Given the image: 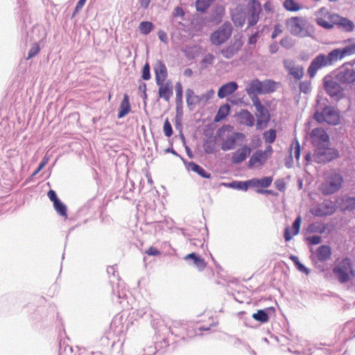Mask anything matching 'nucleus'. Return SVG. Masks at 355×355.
I'll return each instance as SVG.
<instances>
[{
  "label": "nucleus",
  "instance_id": "obj_34",
  "mask_svg": "<svg viewBox=\"0 0 355 355\" xmlns=\"http://www.w3.org/2000/svg\"><path fill=\"white\" fill-rule=\"evenodd\" d=\"M338 28L346 32H351L354 30V24L352 21L344 17L343 19H341V22L340 23Z\"/></svg>",
  "mask_w": 355,
  "mask_h": 355
},
{
  "label": "nucleus",
  "instance_id": "obj_44",
  "mask_svg": "<svg viewBox=\"0 0 355 355\" xmlns=\"http://www.w3.org/2000/svg\"><path fill=\"white\" fill-rule=\"evenodd\" d=\"M214 59H215V57L214 56V55H212L211 53H208V54L205 55V57L203 58V59L202 60V64L205 67H207V65L212 64L214 61Z\"/></svg>",
  "mask_w": 355,
  "mask_h": 355
},
{
  "label": "nucleus",
  "instance_id": "obj_49",
  "mask_svg": "<svg viewBox=\"0 0 355 355\" xmlns=\"http://www.w3.org/2000/svg\"><path fill=\"white\" fill-rule=\"evenodd\" d=\"M306 239L312 245L319 244L322 241L321 236H318V235H313V236H309V237H307Z\"/></svg>",
  "mask_w": 355,
  "mask_h": 355
},
{
  "label": "nucleus",
  "instance_id": "obj_53",
  "mask_svg": "<svg viewBox=\"0 0 355 355\" xmlns=\"http://www.w3.org/2000/svg\"><path fill=\"white\" fill-rule=\"evenodd\" d=\"M263 8L267 12H274V6L271 1H268L263 5Z\"/></svg>",
  "mask_w": 355,
  "mask_h": 355
},
{
  "label": "nucleus",
  "instance_id": "obj_41",
  "mask_svg": "<svg viewBox=\"0 0 355 355\" xmlns=\"http://www.w3.org/2000/svg\"><path fill=\"white\" fill-rule=\"evenodd\" d=\"M272 182V178L271 177H264L259 179V187L267 188L271 184Z\"/></svg>",
  "mask_w": 355,
  "mask_h": 355
},
{
  "label": "nucleus",
  "instance_id": "obj_48",
  "mask_svg": "<svg viewBox=\"0 0 355 355\" xmlns=\"http://www.w3.org/2000/svg\"><path fill=\"white\" fill-rule=\"evenodd\" d=\"M344 19V17H340V15H336V14L331 15L329 16V20L331 22V24H333V26L334 25H336L338 26L340 25V23L341 22V19Z\"/></svg>",
  "mask_w": 355,
  "mask_h": 355
},
{
  "label": "nucleus",
  "instance_id": "obj_5",
  "mask_svg": "<svg viewBox=\"0 0 355 355\" xmlns=\"http://www.w3.org/2000/svg\"><path fill=\"white\" fill-rule=\"evenodd\" d=\"M215 92L211 89L200 95H196L193 89H187L186 91L187 103L189 107L196 105H206L214 98Z\"/></svg>",
  "mask_w": 355,
  "mask_h": 355
},
{
  "label": "nucleus",
  "instance_id": "obj_58",
  "mask_svg": "<svg viewBox=\"0 0 355 355\" xmlns=\"http://www.w3.org/2000/svg\"><path fill=\"white\" fill-rule=\"evenodd\" d=\"M158 37L162 42L167 43V35L164 31L160 30L158 32Z\"/></svg>",
  "mask_w": 355,
  "mask_h": 355
},
{
  "label": "nucleus",
  "instance_id": "obj_64",
  "mask_svg": "<svg viewBox=\"0 0 355 355\" xmlns=\"http://www.w3.org/2000/svg\"><path fill=\"white\" fill-rule=\"evenodd\" d=\"M261 140L259 137L252 140V144L254 148L259 147L261 145Z\"/></svg>",
  "mask_w": 355,
  "mask_h": 355
},
{
  "label": "nucleus",
  "instance_id": "obj_57",
  "mask_svg": "<svg viewBox=\"0 0 355 355\" xmlns=\"http://www.w3.org/2000/svg\"><path fill=\"white\" fill-rule=\"evenodd\" d=\"M282 33V26L279 24L276 25L275 27V30L272 34V37L275 38Z\"/></svg>",
  "mask_w": 355,
  "mask_h": 355
},
{
  "label": "nucleus",
  "instance_id": "obj_61",
  "mask_svg": "<svg viewBox=\"0 0 355 355\" xmlns=\"http://www.w3.org/2000/svg\"><path fill=\"white\" fill-rule=\"evenodd\" d=\"M248 185L252 187H259V179L253 178L248 181Z\"/></svg>",
  "mask_w": 355,
  "mask_h": 355
},
{
  "label": "nucleus",
  "instance_id": "obj_6",
  "mask_svg": "<svg viewBox=\"0 0 355 355\" xmlns=\"http://www.w3.org/2000/svg\"><path fill=\"white\" fill-rule=\"evenodd\" d=\"M339 155L338 150L334 148H330L329 146H324L315 148L313 155V160L318 164H325L336 158Z\"/></svg>",
  "mask_w": 355,
  "mask_h": 355
},
{
  "label": "nucleus",
  "instance_id": "obj_46",
  "mask_svg": "<svg viewBox=\"0 0 355 355\" xmlns=\"http://www.w3.org/2000/svg\"><path fill=\"white\" fill-rule=\"evenodd\" d=\"M40 48L39 45L37 43L34 44L28 51L27 60L37 55L40 52Z\"/></svg>",
  "mask_w": 355,
  "mask_h": 355
},
{
  "label": "nucleus",
  "instance_id": "obj_26",
  "mask_svg": "<svg viewBox=\"0 0 355 355\" xmlns=\"http://www.w3.org/2000/svg\"><path fill=\"white\" fill-rule=\"evenodd\" d=\"M188 169L197 173L199 175L204 178H210L211 174L207 173L202 167L198 164L191 162L188 164Z\"/></svg>",
  "mask_w": 355,
  "mask_h": 355
},
{
  "label": "nucleus",
  "instance_id": "obj_59",
  "mask_svg": "<svg viewBox=\"0 0 355 355\" xmlns=\"http://www.w3.org/2000/svg\"><path fill=\"white\" fill-rule=\"evenodd\" d=\"M249 185L247 182H238L236 183V188L246 191Z\"/></svg>",
  "mask_w": 355,
  "mask_h": 355
},
{
  "label": "nucleus",
  "instance_id": "obj_3",
  "mask_svg": "<svg viewBox=\"0 0 355 355\" xmlns=\"http://www.w3.org/2000/svg\"><path fill=\"white\" fill-rule=\"evenodd\" d=\"M313 119L318 123L324 122L331 125H336L340 123V114L331 106L325 105L321 111L317 110L313 114Z\"/></svg>",
  "mask_w": 355,
  "mask_h": 355
},
{
  "label": "nucleus",
  "instance_id": "obj_18",
  "mask_svg": "<svg viewBox=\"0 0 355 355\" xmlns=\"http://www.w3.org/2000/svg\"><path fill=\"white\" fill-rule=\"evenodd\" d=\"M245 136L243 133L234 132L228 136L222 143L221 149L223 150H229L234 148L236 140L239 138H243Z\"/></svg>",
  "mask_w": 355,
  "mask_h": 355
},
{
  "label": "nucleus",
  "instance_id": "obj_23",
  "mask_svg": "<svg viewBox=\"0 0 355 355\" xmlns=\"http://www.w3.org/2000/svg\"><path fill=\"white\" fill-rule=\"evenodd\" d=\"M131 111L129 96L127 94L123 95V98L120 103L118 118L121 119L127 115Z\"/></svg>",
  "mask_w": 355,
  "mask_h": 355
},
{
  "label": "nucleus",
  "instance_id": "obj_63",
  "mask_svg": "<svg viewBox=\"0 0 355 355\" xmlns=\"http://www.w3.org/2000/svg\"><path fill=\"white\" fill-rule=\"evenodd\" d=\"M139 90L141 91L144 94V98H147V94H146V83H142L139 86Z\"/></svg>",
  "mask_w": 355,
  "mask_h": 355
},
{
  "label": "nucleus",
  "instance_id": "obj_27",
  "mask_svg": "<svg viewBox=\"0 0 355 355\" xmlns=\"http://www.w3.org/2000/svg\"><path fill=\"white\" fill-rule=\"evenodd\" d=\"M230 106L229 104H224L221 105L214 117V122H219L223 120L230 113Z\"/></svg>",
  "mask_w": 355,
  "mask_h": 355
},
{
  "label": "nucleus",
  "instance_id": "obj_4",
  "mask_svg": "<svg viewBox=\"0 0 355 355\" xmlns=\"http://www.w3.org/2000/svg\"><path fill=\"white\" fill-rule=\"evenodd\" d=\"M334 274L340 283L347 282L351 277H354L351 259L345 258L333 269Z\"/></svg>",
  "mask_w": 355,
  "mask_h": 355
},
{
  "label": "nucleus",
  "instance_id": "obj_24",
  "mask_svg": "<svg viewBox=\"0 0 355 355\" xmlns=\"http://www.w3.org/2000/svg\"><path fill=\"white\" fill-rule=\"evenodd\" d=\"M331 254V248L325 245H320L316 250V257L318 261L324 262L329 259Z\"/></svg>",
  "mask_w": 355,
  "mask_h": 355
},
{
  "label": "nucleus",
  "instance_id": "obj_36",
  "mask_svg": "<svg viewBox=\"0 0 355 355\" xmlns=\"http://www.w3.org/2000/svg\"><path fill=\"white\" fill-rule=\"evenodd\" d=\"M53 207L60 216L67 218V207L60 200L53 203Z\"/></svg>",
  "mask_w": 355,
  "mask_h": 355
},
{
  "label": "nucleus",
  "instance_id": "obj_33",
  "mask_svg": "<svg viewBox=\"0 0 355 355\" xmlns=\"http://www.w3.org/2000/svg\"><path fill=\"white\" fill-rule=\"evenodd\" d=\"M290 259L292 260L296 267V268L306 274V275H309L310 273V270L309 268H307L306 267H305L298 259V258L296 257V256H294V255H290Z\"/></svg>",
  "mask_w": 355,
  "mask_h": 355
},
{
  "label": "nucleus",
  "instance_id": "obj_11",
  "mask_svg": "<svg viewBox=\"0 0 355 355\" xmlns=\"http://www.w3.org/2000/svg\"><path fill=\"white\" fill-rule=\"evenodd\" d=\"M311 144L315 148L330 146L329 136L322 128H315L310 133Z\"/></svg>",
  "mask_w": 355,
  "mask_h": 355
},
{
  "label": "nucleus",
  "instance_id": "obj_55",
  "mask_svg": "<svg viewBox=\"0 0 355 355\" xmlns=\"http://www.w3.org/2000/svg\"><path fill=\"white\" fill-rule=\"evenodd\" d=\"M87 0H79L76 4L74 12L73 13V17L79 12L80 10L83 8Z\"/></svg>",
  "mask_w": 355,
  "mask_h": 355
},
{
  "label": "nucleus",
  "instance_id": "obj_22",
  "mask_svg": "<svg viewBox=\"0 0 355 355\" xmlns=\"http://www.w3.org/2000/svg\"><path fill=\"white\" fill-rule=\"evenodd\" d=\"M237 119L240 123L249 127H252L254 124V116L246 110H242L240 112L238 113Z\"/></svg>",
  "mask_w": 355,
  "mask_h": 355
},
{
  "label": "nucleus",
  "instance_id": "obj_32",
  "mask_svg": "<svg viewBox=\"0 0 355 355\" xmlns=\"http://www.w3.org/2000/svg\"><path fill=\"white\" fill-rule=\"evenodd\" d=\"M154 24L150 21H142L139 24V29L144 35L149 34L154 29Z\"/></svg>",
  "mask_w": 355,
  "mask_h": 355
},
{
  "label": "nucleus",
  "instance_id": "obj_45",
  "mask_svg": "<svg viewBox=\"0 0 355 355\" xmlns=\"http://www.w3.org/2000/svg\"><path fill=\"white\" fill-rule=\"evenodd\" d=\"M142 78L148 80L150 78V65L146 62L142 69Z\"/></svg>",
  "mask_w": 355,
  "mask_h": 355
},
{
  "label": "nucleus",
  "instance_id": "obj_14",
  "mask_svg": "<svg viewBox=\"0 0 355 355\" xmlns=\"http://www.w3.org/2000/svg\"><path fill=\"white\" fill-rule=\"evenodd\" d=\"M249 17L248 19V26H254L259 19V15L261 11V6L259 1L250 0L248 4Z\"/></svg>",
  "mask_w": 355,
  "mask_h": 355
},
{
  "label": "nucleus",
  "instance_id": "obj_13",
  "mask_svg": "<svg viewBox=\"0 0 355 355\" xmlns=\"http://www.w3.org/2000/svg\"><path fill=\"white\" fill-rule=\"evenodd\" d=\"M324 88L326 92L332 98H339L343 94V88L331 76H326L323 78Z\"/></svg>",
  "mask_w": 355,
  "mask_h": 355
},
{
  "label": "nucleus",
  "instance_id": "obj_2",
  "mask_svg": "<svg viewBox=\"0 0 355 355\" xmlns=\"http://www.w3.org/2000/svg\"><path fill=\"white\" fill-rule=\"evenodd\" d=\"M279 83L271 80L260 81L258 79L252 80L246 86L245 90L249 96L269 94L279 87Z\"/></svg>",
  "mask_w": 355,
  "mask_h": 355
},
{
  "label": "nucleus",
  "instance_id": "obj_19",
  "mask_svg": "<svg viewBox=\"0 0 355 355\" xmlns=\"http://www.w3.org/2000/svg\"><path fill=\"white\" fill-rule=\"evenodd\" d=\"M251 148L247 146H244L242 148L238 149L234 153L232 162L234 164H238L243 162L251 153Z\"/></svg>",
  "mask_w": 355,
  "mask_h": 355
},
{
  "label": "nucleus",
  "instance_id": "obj_37",
  "mask_svg": "<svg viewBox=\"0 0 355 355\" xmlns=\"http://www.w3.org/2000/svg\"><path fill=\"white\" fill-rule=\"evenodd\" d=\"M325 227L319 223H312L310 224L307 227V231L310 233H320L322 234L324 232Z\"/></svg>",
  "mask_w": 355,
  "mask_h": 355
},
{
  "label": "nucleus",
  "instance_id": "obj_56",
  "mask_svg": "<svg viewBox=\"0 0 355 355\" xmlns=\"http://www.w3.org/2000/svg\"><path fill=\"white\" fill-rule=\"evenodd\" d=\"M49 161V159L46 157H44L42 161L40 162L39 166L37 167V170L34 172L33 175H36L39 171H40L44 166L47 164Z\"/></svg>",
  "mask_w": 355,
  "mask_h": 355
},
{
  "label": "nucleus",
  "instance_id": "obj_39",
  "mask_svg": "<svg viewBox=\"0 0 355 355\" xmlns=\"http://www.w3.org/2000/svg\"><path fill=\"white\" fill-rule=\"evenodd\" d=\"M300 92L308 94L311 90V84L309 80H305L300 83Z\"/></svg>",
  "mask_w": 355,
  "mask_h": 355
},
{
  "label": "nucleus",
  "instance_id": "obj_28",
  "mask_svg": "<svg viewBox=\"0 0 355 355\" xmlns=\"http://www.w3.org/2000/svg\"><path fill=\"white\" fill-rule=\"evenodd\" d=\"M191 259L193 260L195 265L198 268L199 270H202L206 267V262L204 259L198 256L196 253L192 252L186 256L185 259Z\"/></svg>",
  "mask_w": 355,
  "mask_h": 355
},
{
  "label": "nucleus",
  "instance_id": "obj_21",
  "mask_svg": "<svg viewBox=\"0 0 355 355\" xmlns=\"http://www.w3.org/2000/svg\"><path fill=\"white\" fill-rule=\"evenodd\" d=\"M267 159L266 153H263L262 150H257L250 157L248 163L249 166H261L266 162Z\"/></svg>",
  "mask_w": 355,
  "mask_h": 355
},
{
  "label": "nucleus",
  "instance_id": "obj_12",
  "mask_svg": "<svg viewBox=\"0 0 355 355\" xmlns=\"http://www.w3.org/2000/svg\"><path fill=\"white\" fill-rule=\"evenodd\" d=\"M290 23L292 24L291 33L299 37H305L309 35V31L306 28V20L303 17H291Z\"/></svg>",
  "mask_w": 355,
  "mask_h": 355
},
{
  "label": "nucleus",
  "instance_id": "obj_31",
  "mask_svg": "<svg viewBox=\"0 0 355 355\" xmlns=\"http://www.w3.org/2000/svg\"><path fill=\"white\" fill-rule=\"evenodd\" d=\"M214 1V0H196V10L199 12H204Z\"/></svg>",
  "mask_w": 355,
  "mask_h": 355
},
{
  "label": "nucleus",
  "instance_id": "obj_29",
  "mask_svg": "<svg viewBox=\"0 0 355 355\" xmlns=\"http://www.w3.org/2000/svg\"><path fill=\"white\" fill-rule=\"evenodd\" d=\"M304 74V68L301 65L290 67V76L296 80H300Z\"/></svg>",
  "mask_w": 355,
  "mask_h": 355
},
{
  "label": "nucleus",
  "instance_id": "obj_52",
  "mask_svg": "<svg viewBox=\"0 0 355 355\" xmlns=\"http://www.w3.org/2000/svg\"><path fill=\"white\" fill-rule=\"evenodd\" d=\"M47 196H48L49 198L50 199V200L51 202H53V203H55V202L59 200L55 192L53 190H49L47 193Z\"/></svg>",
  "mask_w": 355,
  "mask_h": 355
},
{
  "label": "nucleus",
  "instance_id": "obj_50",
  "mask_svg": "<svg viewBox=\"0 0 355 355\" xmlns=\"http://www.w3.org/2000/svg\"><path fill=\"white\" fill-rule=\"evenodd\" d=\"M232 21H234V24L236 26H243L245 22V19L242 16H237V15H233L232 16Z\"/></svg>",
  "mask_w": 355,
  "mask_h": 355
},
{
  "label": "nucleus",
  "instance_id": "obj_40",
  "mask_svg": "<svg viewBox=\"0 0 355 355\" xmlns=\"http://www.w3.org/2000/svg\"><path fill=\"white\" fill-rule=\"evenodd\" d=\"M182 86L180 83H176L175 84V94H176V102L178 103H182Z\"/></svg>",
  "mask_w": 355,
  "mask_h": 355
},
{
  "label": "nucleus",
  "instance_id": "obj_16",
  "mask_svg": "<svg viewBox=\"0 0 355 355\" xmlns=\"http://www.w3.org/2000/svg\"><path fill=\"white\" fill-rule=\"evenodd\" d=\"M156 84L159 87L158 94L159 98H163L168 102L173 95V86L171 82H159Z\"/></svg>",
  "mask_w": 355,
  "mask_h": 355
},
{
  "label": "nucleus",
  "instance_id": "obj_43",
  "mask_svg": "<svg viewBox=\"0 0 355 355\" xmlns=\"http://www.w3.org/2000/svg\"><path fill=\"white\" fill-rule=\"evenodd\" d=\"M301 217L298 216L293 223L292 225V232L293 235H296L300 232V225H301Z\"/></svg>",
  "mask_w": 355,
  "mask_h": 355
},
{
  "label": "nucleus",
  "instance_id": "obj_15",
  "mask_svg": "<svg viewBox=\"0 0 355 355\" xmlns=\"http://www.w3.org/2000/svg\"><path fill=\"white\" fill-rule=\"evenodd\" d=\"M243 42L241 40H236L230 45L223 48L220 53L226 59H230L233 58L241 49Z\"/></svg>",
  "mask_w": 355,
  "mask_h": 355
},
{
  "label": "nucleus",
  "instance_id": "obj_38",
  "mask_svg": "<svg viewBox=\"0 0 355 355\" xmlns=\"http://www.w3.org/2000/svg\"><path fill=\"white\" fill-rule=\"evenodd\" d=\"M265 142L267 144H272L276 139V131L273 129H270L266 131L263 135Z\"/></svg>",
  "mask_w": 355,
  "mask_h": 355
},
{
  "label": "nucleus",
  "instance_id": "obj_42",
  "mask_svg": "<svg viewBox=\"0 0 355 355\" xmlns=\"http://www.w3.org/2000/svg\"><path fill=\"white\" fill-rule=\"evenodd\" d=\"M164 132L167 137H170L173 135V129L170 121L168 119L164 121Z\"/></svg>",
  "mask_w": 355,
  "mask_h": 355
},
{
  "label": "nucleus",
  "instance_id": "obj_8",
  "mask_svg": "<svg viewBox=\"0 0 355 355\" xmlns=\"http://www.w3.org/2000/svg\"><path fill=\"white\" fill-rule=\"evenodd\" d=\"M252 101L257 111V129L263 130L267 127L268 123L270 121V113L268 110L263 107L259 98L257 96L252 98Z\"/></svg>",
  "mask_w": 355,
  "mask_h": 355
},
{
  "label": "nucleus",
  "instance_id": "obj_25",
  "mask_svg": "<svg viewBox=\"0 0 355 355\" xmlns=\"http://www.w3.org/2000/svg\"><path fill=\"white\" fill-rule=\"evenodd\" d=\"M340 206L344 211H354L355 209V198L344 196L341 199Z\"/></svg>",
  "mask_w": 355,
  "mask_h": 355
},
{
  "label": "nucleus",
  "instance_id": "obj_51",
  "mask_svg": "<svg viewBox=\"0 0 355 355\" xmlns=\"http://www.w3.org/2000/svg\"><path fill=\"white\" fill-rule=\"evenodd\" d=\"M146 253L149 256H157L160 254V252L154 247H150L146 251Z\"/></svg>",
  "mask_w": 355,
  "mask_h": 355
},
{
  "label": "nucleus",
  "instance_id": "obj_7",
  "mask_svg": "<svg viewBox=\"0 0 355 355\" xmlns=\"http://www.w3.org/2000/svg\"><path fill=\"white\" fill-rule=\"evenodd\" d=\"M343 183V176L339 173H334L327 176L321 184V191L324 195H331L341 188Z\"/></svg>",
  "mask_w": 355,
  "mask_h": 355
},
{
  "label": "nucleus",
  "instance_id": "obj_62",
  "mask_svg": "<svg viewBox=\"0 0 355 355\" xmlns=\"http://www.w3.org/2000/svg\"><path fill=\"white\" fill-rule=\"evenodd\" d=\"M174 15L182 17L184 15V12L182 8L176 7L174 10Z\"/></svg>",
  "mask_w": 355,
  "mask_h": 355
},
{
  "label": "nucleus",
  "instance_id": "obj_10",
  "mask_svg": "<svg viewBox=\"0 0 355 355\" xmlns=\"http://www.w3.org/2000/svg\"><path fill=\"white\" fill-rule=\"evenodd\" d=\"M232 28L230 24H224L210 35V41L216 46L225 43L231 36Z\"/></svg>",
  "mask_w": 355,
  "mask_h": 355
},
{
  "label": "nucleus",
  "instance_id": "obj_47",
  "mask_svg": "<svg viewBox=\"0 0 355 355\" xmlns=\"http://www.w3.org/2000/svg\"><path fill=\"white\" fill-rule=\"evenodd\" d=\"M317 24L322 26V28H326V29H331L333 28V24H331V22H329L327 21H326L325 19H322V18H319L317 19Z\"/></svg>",
  "mask_w": 355,
  "mask_h": 355
},
{
  "label": "nucleus",
  "instance_id": "obj_1",
  "mask_svg": "<svg viewBox=\"0 0 355 355\" xmlns=\"http://www.w3.org/2000/svg\"><path fill=\"white\" fill-rule=\"evenodd\" d=\"M355 54V44L347 45L343 49H335L327 55L322 53L315 56L307 69L310 78H313L317 71L325 67L331 66L347 55Z\"/></svg>",
  "mask_w": 355,
  "mask_h": 355
},
{
  "label": "nucleus",
  "instance_id": "obj_17",
  "mask_svg": "<svg viewBox=\"0 0 355 355\" xmlns=\"http://www.w3.org/2000/svg\"><path fill=\"white\" fill-rule=\"evenodd\" d=\"M154 71L155 73L156 83L166 81L168 76V72L166 67L162 61L157 60L154 65Z\"/></svg>",
  "mask_w": 355,
  "mask_h": 355
},
{
  "label": "nucleus",
  "instance_id": "obj_54",
  "mask_svg": "<svg viewBox=\"0 0 355 355\" xmlns=\"http://www.w3.org/2000/svg\"><path fill=\"white\" fill-rule=\"evenodd\" d=\"M301 6L293 0H290V12H295L299 10Z\"/></svg>",
  "mask_w": 355,
  "mask_h": 355
},
{
  "label": "nucleus",
  "instance_id": "obj_9",
  "mask_svg": "<svg viewBox=\"0 0 355 355\" xmlns=\"http://www.w3.org/2000/svg\"><path fill=\"white\" fill-rule=\"evenodd\" d=\"M354 62H346L338 70L336 79L338 83L345 85L355 83V69L352 67Z\"/></svg>",
  "mask_w": 355,
  "mask_h": 355
},
{
  "label": "nucleus",
  "instance_id": "obj_20",
  "mask_svg": "<svg viewBox=\"0 0 355 355\" xmlns=\"http://www.w3.org/2000/svg\"><path fill=\"white\" fill-rule=\"evenodd\" d=\"M238 89V85L236 82H229L223 85L218 91L219 98H224L226 96L232 94Z\"/></svg>",
  "mask_w": 355,
  "mask_h": 355
},
{
  "label": "nucleus",
  "instance_id": "obj_30",
  "mask_svg": "<svg viewBox=\"0 0 355 355\" xmlns=\"http://www.w3.org/2000/svg\"><path fill=\"white\" fill-rule=\"evenodd\" d=\"M216 144V141L209 138L204 141L202 147L207 154H212L214 153Z\"/></svg>",
  "mask_w": 355,
  "mask_h": 355
},
{
  "label": "nucleus",
  "instance_id": "obj_35",
  "mask_svg": "<svg viewBox=\"0 0 355 355\" xmlns=\"http://www.w3.org/2000/svg\"><path fill=\"white\" fill-rule=\"evenodd\" d=\"M252 318L261 323L268 322L269 317L264 310H259L257 313L252 314Z\"/></svg>",
  "mask_w": 355,
  "mask_h": 355
},
{
  "label": "nucleus",
  "instance_id": "obj_60",
  "mask_svg": "<svg viewBox=\"0 0 355 355\" xmlns=\"http://www.w3.org/2000/svg\"><path fill=\"white\" fill-rule=\"evenodd\" d=\"M276 188L280 191L284 190L286 188V184L284 182L281 180H277L275 182Z\"/></svg>",
  "mask_w": 355,
  "mask_h": 355
}]
</instances>
